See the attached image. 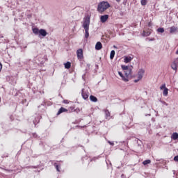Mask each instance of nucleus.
Returning a JSON list of instances; mask_svg holds the SVG:
<instances>
[{"label": "nucleus", "instance_id": "c85d7f7f", "mask_svg": "<svg viewBox=\"0 0 178 178\" xmlns=\"http://www.w3.org/2000/svg\"><path fill=\"white\" fill-rule=\"evenodd\" d=\"M32 137H33V138H39V137H38V135H37L36 133H33V134H32Z\"/></svg>", "mask_w": 178, "mask_h": 178}, {"label": "nucleus", "instance_id": "4be33fe9", "mask_svg": "<svg viewBox=\"0 0 178 178\" xmlns=\"http://www.w3.org/2000/svg\"><path fill=\"white\" fill-rule=\"evenodd\" d=\"M177 65L175 64V63H172L171 64V69H172V70H177Z\"/></svg>", "mask_w": 178, "mask_h": 178}, {"label": "nucleus", "instance_id": "2f4dec72", "mask_svg": "<svg viewBox=\"0 0 178 178\" xmlns=\"http://www.w3.org/2000/svg\"><path fill=\"white\" fill-rule=\"evenodd\" d=\"M160 102L162 103L163 105H165V106H168V105H169L168 103H166V102L163 100H160Z\"/></svg>", "mask_w": 178, "mask_h": 178}, {"label": "nucleus", "instance_id": "412c9836", "mask_svg": "<svg viewBox=\"0 0 178 178\" xmlns=\"http://www.w3.org/2000/svg\"><path fill=\"white\" fill-rule=\"evenodd\" d=\"M149 35H151V31H147V32H145V31H143V37H148Z\"/></svg>", "mask_w": 178, "mask_h": 178}, {"label": "nucleus", "instance_id": "6ab92c4d", "mask_svg": "<svg viewBox=\"0 0 178 178\" xmlns=\"http://www.w3.org/2000/svg\"><path fill=\"white\" fill-rule=\"evenodd\" d=\"M121 69H122V70H124V72H125L126 70H129V69H130V66L122 65Z\"/></svg>", "mask_w": 178, "mask_h": 178}, {"label": "nucleus", "instance_id": "de8ad7c7", "mask_svg": "<svg viewBox=\"0 0 178 178\" xmlns=\"http://www.w3.org/2000/svg\"><path fill=\"white\" fill-rule=\"evenodd\" d=\"M114 48H116V46H113Z\"/></svg>", "mask_w": 178, "mask_h": 178}, {"label": "nucleus", "instance_id": "f3484780", "mask_svg": "<svg viewBox=\"0 0 178 178\" xmlns=\"http://www.w3.org/2000/svg\"><path fill=\"white\" fill-rule=\"evenodd\" d=\"M104 113H105L106 119L111 118V112H109V110H104Z\"/></svg>", "mask_w": 178, "mask_h": 178}, {"label": "nucleus", "instance_id": "f8f14e48", "mask_svg": "<svg viewBox=\"0 0 178 178\" xmlns=\"http://www.w3.org/2000/svg\"><path fill=\"white\" fill-rule=\"evenodd\" d=\"M63 112H69V110H67V109H66V108H63V107H61V108L58 110V113H57V115H60V113H63Z\"/></svg>", "mask_w": 178, "mask_h": 178}, {"label": "nucleus", "instance_id": "c9c22d12", "mask_svg": "<svg viewBox=\"0 0 178 178\" xmlns=\"http://www.w3.org/2000/svg\"><path fill=\"white\" fill-rule=\"evenodd\" d=\"M10 120H11V122H13V120H15V118H13V115H10Z\"/></svg>", "mask_w": 178, "mask_h": 178}, {"label": "nucleus", "instance_id": "2eb2a0df", "mask_svg": "<svg viewBox=\"0 0 178 178\" xmlns=\"http://www.w3.org/2000/svg\"><path fill=\"white\" fill-rule=\"evenodd\" d=\"M90 99L92 102H98V99L97 98V97H95L94 95H90Z\"/></svg>", "mask_w": 178, "mask_h": 178}, {"label": "nucleus", "instance_id": "f03ea898", "mask_svg": "<svg viewBox=\"0 0 178 178\" xmlns=\"http://www.w3.org/2000/svg\"><path fill=\"white\" fill-rule=\"evenodd\" d=\"M108 8H111V4L108 1H102L97 6V12L104 13Z\"/></svg>", "mask_w": 178, "mask_h": 178}, {"label": "nucleus", "instance_id": "72a5a7b5", "mask_svg": "<svg viewBox=\"0 0 178 178\" xmlns=\"http://www.w3.org/2000/svg\"><path fill=\"white\" fill-rule=\"evenodd\" d=\"M174 161H175V162H178V155H177L174 157Z\"/></svg>", "mask_w": 178, "mask_h": 178}, {"label": "nucleus", "instance_id": "c756f323", "mask_svg": "<svg viewBox=\"0 0 178 178\" xmlns=\"http://www.w3.org/2000/svg\"><path fill=\"white\" fill-rule=\"evenodd\" d=\"M69 112H74V107L71 106L68 108Z\"/></svg>", "mask_w": 178, "mask_h": 178}, {"label": "nucleus", "instance_id": "e433bc0d", "mask_svg": "<svg viewBox=\"0 0 178 178\" xmlns=\"http://www.w3.org/2000/svg\"><path fill=\"white\" fill-rule=\"evenodd\" d=\"M108 144H110V145H112V147H113V145H115V143L113 142H111V141H108Z\"/></svg>", "mask_w": 178, "mask_h": 178}, {"label": "nucleus", "instance_id": "cd10ccee", "mask_svg": "<svg viewBox=\"0 0 178 178\" xmlns=\"http://www.w3.org/2000/svg\"><path fill=\"white\" fill-rule=\"evenodd\" d=\"M141 5H143V6H145V5H147V0H141Z\"/></svg>", "mask_w": 178, "mask_h": 178}, {"label": "nucleus", "instance_id": "ddd939ff", "mask_svg": "<svg viewBox=\"0 0 178 178\" xmlns=\"http://www.w3.org/2000/svg\"><path fill=\"white\" fill-rule=\"evenodd\" d=\"M132 60H133V58L130 56H125L124 58V63H130V62H131Z\"/></svg>", "mask_w": 178, "mask_h": 178}, {"label": "nucleus", "instance_id": "58836bf2", "mask_svg": "<svg viewBox=\"0 0 178 178\" xmlns=\"http://www.w3.org/2000/svg\"><path fill=\"white\" fill-rule=\"evenodd\" d=\"M63 104H69V100H63Z\"/></svg>", "mask_w": 178, "mask_h": 178}, {"label": "nucleus", "instance_id": "393cba45", "mask_svg": "<svg viewBox=\"0 0 178 178\" xmlns=\"http://www.w3.org/2000/svg\"><path fill=\"white\" fill-rule=\"evenodd\" d=\"M115 58V50H112L110 53V59H113Z\"/></svg>", "mask_w": 178, "mask_h": 178}, {"label": "nucleus", "instance_id": "aec40b11", "mask_svg": "<svg viewBox=\"0 0 178 178\" xmlns=\"http://www.w3.org/2000/svg\"><path fill=\"white\" fill-rule=\"evenodd\" d=\"M171 138L172 140H178V134L177 132L173 133Z\"/></svg>", "mask_w": 178, "mask_h": 178}, {"label": "nucleus", "instance_id": "423d86ee", "mask_svg": "<svg viewBox=\"0 0 178 178\" xmlns=\"http://www.w3.org/2000/svg\"><path fill=\"white\" fill-rule=\"evenodd\" d=\"M47 34H48V33L47 32V31L45 29H40L39 31V37H47Z\"/></svg>", "mask_w": 178, "mask_h": 178}, {"label": "nucleus", "instance_id": "49530a36", "mask_svg": "<svg viewBox=\"0 0 178 178\" xmlns=\"http://www.w3.org/2000/svg\"><path fill=\"white\" fill-rule=\"evenodd\" d=\"M117 2H120V0H116Z\"/></svg>", "mask_w": 178, "mask_h": 178}, {"label": "nucleus", "instance_id": "4468645a", "mask_svg": "<svg viewBox=\"0 0 178 178\" xmlns=\"http://www.w3.org/2000/svg\"><path fill=\"white\" fill-rule=\"evenodd\" d=\"M82 97L83 99H88V94L86 92H84V90L82 89Z\"/></svg>", "mask_w": 178, "mask_h": 178}, {"label": "nucleus", "instance_id": "20e7f679", "mask_svg": "<svg viewBox=\"0 0 178 178\" xmlns=\"http://www.w3.org/2000/svg\"><path fill=\"white\" fill-rule=\"evenodd\" d=\"M144 73H145V71L143 69L139 70L138 72V79H135L134 81L135 83H138V81L140 80H141V79H143V76H144Z\"/></svg>", "mask_w": 178, "mask_h": 178}, {"label": "nucleus", "instance_id": "a878e982", "mask_svg": "<svg viewBox=\"0 0 178 178\" xmlns=\"http://www.w3.org/2000/svg\"><path fill=\"white\" fill-rule=\"evenodd\" d=\"M157 33H165V29L164 28H158L157 29Z\"/></svg>", "mask_w": 178, "mask_h": 178}, {"label": "nucleus", "instance_id": "6e6552de", "mask_svg": "<svg viewBox=\"0 0 178 178\" xmlns=\"http://www.w3.org/2000/svg\"><path fill=\"white\" fill-rule=\"evenodd\" d=\"M108 19H109V15H102L100 17V22L102 23H105L106 22V20H108Z\"/></svg>", "mask_w": 178, "mask_h": 178}, {"label": "nucleus", "instance_id": "09e8293b", "mask_svg": "<svg viewBox=\"0 0 178 178\" xmlns=\"http://www.w3.org/2000/svg\"><path fill=\"white\" fill-rule=\"evenodd\" d=\"M0 102H1V97H0Z\"/></svg>", "mask_w": 178, "mask_h": 178}, {"label": "nucleus", "instance_id": "ea45409f", "mask_svg": "<svg viewBox=\"0 0 178 178\" xmlns=\"http://www.w3.org/2000/svg\"><path fill=\"white\" fill-rule=\"evenodd\" d=\"M152 26V22H149L148 23V27H151Z\"/></svg>", "mask_w": 178, "mask_h": 178}, {"label": "nucleus", "instance_id": "b1692460", "mask_svg": "<svg viewBox=\"0 0 178 178\" xmlns=\"http://www.w3.org/2000/svg\"><path fill=\"white\" fill-rule=\"evenodd\" d=\"M168 91H169V89H168V88H165V89L163 92V95L164 97H168Z\"/></svg>", "mask_w": 178, "mask_h": 178}, {"label": "nucleus", "instance_id": "5701e85b", "mask_svg": "<svg viewBox=\"0 0 178 178\" xmlns=\"http://www.w3.org/2000/svg\"><path fill=\"white\" fill-rule=\"evenodd\" d=\"M54 166H55L57 172H60V166L58 163H54Z\"/></svg>", "mask_w": 178, "mask_h": 178}, {"label": "nucleus", "instance_id": "0eeeda50", "mask_svg": "<svg viewBox=\"0 0 178 178\" xmlns=\"http://www.w3.org/2000/svg\"><path fill=\"white\" fill-rule=\"evenodd\" d=\"M76 55H77V58L78 59H83V49H79L76 51Z\"/></svg>", "mask_w": 178, "mask_h": 178}, {"label": "nucleus", "instance_id": "7c9ffc66", "mask_svg": "<svg viewBox=\"0 0 178 178\" xmlns=\"http://www.w3.org/2000/svg\"><path fill=\"white\" fill-rule=\"evenodd\" d=\"M175 65L178 66V57L175 59H174L173 62Z\"/></svg>", "mask_w": 178, "mask_h": 178}, {"label": "nucleus", "instance_id": "c03bdc74", "mask_svg": "<svg viewBox=\"0 0 178 178\" xmlns=\"http://www.w3.org/2000/svg\"><path fill=\"white\" fill-rule=\"evenodd\" d=\"M175 54L176 55H178V50L176 51Z\"/></svg>", "mask_w": 178, "mask_h": 178}, {"label": "nucleus", "instance_id": "9b49d317", "mask_svg": "<svg viewBox=\"0 0 178 178\" xmlns=\"http://www.w3.org/2000/svg\"><path fill=\"white\" fill-rule=\"evenodd\" d=\"M118 74L122 79L123 81H125V83H127V81H129V79H127L126 76H124V75H123L122 72H118Z\"/></svg>", "mask_w": 178, "mask_h": 178}, {"label": "nucleus", "instance_id": "473e14b6", "mask_svg": "<svg viewBox=\"0 0 178 178\" xmlns=\"http://www.w3.org/2000/svg\"><path fill=\"white\" fill-rule=\"evenodd\" d=\"M161 90H165V88H166V86L165 84L162 85L161 87H160Z\"/></svg>", "mask_w": 178, "mask_h": 178}, {"label": "nucleus", "instance_id": "1a4fd4ad", "mask_svg": "<svg viewBox=\"0 0 178 178\" xmlns=\"http://www.w3.org/2000/svg\"><path fill=\"white\" fill-rule=\"evenodd\" d=\"M177 31H178V27L177 26H172L170 28V34L177 33Z\"/></svg>", "mask_w": 178, "mask_h": 178}, {"label": "nucleus", "instance_id": "7ed1b4c3", "mask_svg": "<svg viewBox=\"0 0 178 178\" xmlns=\"http://www.w3.org/2000/svg\"><path fill=\"white\" fill-rule=\"evenodd\" d=\"M124 76L127 77V79H129V77H132L133 76V66H129V69L124 71Z\"/></svg>", "mask_w": 178, "mask_h": 178}, {"label": "nucleus", "instance_id": "bb28decb", "mask_svg": "<svg viewBox=\"0 0 178 178\" xmlns=\"http://www.w3.org/2000/svg\"><path fill=\"white\" fill-rule=\"evenodd\" d=\"M149 163H151V160H149V159H147V160H145V161H144L143 162V165H148V164H149Z\"/></svg>", "mask_w": 178, "mask_h": 178}, {"label": "nucleus", "instance_id": "a18cd8bd", "mask_svg": "<svg viewBox=\"0 0 178 178\" xmlns=\"http://www.w3.org/2000/svg\"><path fill=\"white\" fill-rule=\"evenodd\" d=\"M33 169H37V166H33Z\"/></svg>", "mask_w": 178, "mask_h": 178}, {"label": "nucleus", "instance_id": "a211bd4d", "mask_svg": "<svg viewBox=\"0 0 178 178\" xmlns=\"http://www.w3.org/2000/svg\"><path fill=\"white\" fill-rule=\"evenodd\" d=\"M64 65H65V69H70V67H72V63L69 61L65 63Z\"/></svg>", "mask_w": 178, "mask_h": 178}, {"label": "nucleus", "instance_id": "a19ab883", "mask_svg": "<svg viewBox=\"0 0 178 178\" xmlns=\"http://www.w3.org/2000/svg\"><path fill=\"white\" fill-rule=\"evenodd\" d=\"M121 178H126V175H124V174H122V175H121Z\"/></svg>", "mask_w": 178, "mask_h": 178}, {"label": "nucleus", "instance_id": "dca6fc26", "mask_svg": "<svg viewBox=\"0 0 178 178\" xmlns=\"http://www.w3.org/2000/svg\"><path fill=\"white\" fill-rule=\"evenodd\" d=\"M32 30H33V34H35V35H39L40 29H38V28H33Z\"/></svg>", "mask_w": 178, "mask_h": 178}, {"label": "nucleus", "instance_id": "4c0bfd02", "mask_svg": "<svg viewBox=\"0 0 178 178\" xmlns=\"http://www.w3.org/2000/svg\"><path fill=\"white\" fill-rule=\"evenodd\" d=\"M149 41H155V38H148Z\"/></svg>", "mask_w": 178, "mask_h": 178}, {"label": "nucleus", "instance_id": "39448f33", "mask_svg": "<svg viewBox=\"0 0 178 178\" xmlns=\"http://www.w3.org/2000/svg\"><path fill=\"white\" fill-rule=\"evenodd\" d=\"M41 119V116L38 115H35L33 116V123L35 126H37L40 123V120Z\"/></svg>", "mask_w": 178, "mask_h": 178}, {"label": "nucleus", "instance_id": "37998d69", "mask_svg": "<svg viewBox=\"0 0 178 178\" xmlns=\"http://www.w3.org/2000/svg\"><path fill=\"white\" fill-rule=\"evenodd\" d=\"M6 172H13V170H6Z\"/></svg>", "mask_w": 178, "mask_h": 178}, {"label": "nucleus", "instance_id": "79ce46f5", "mask_svg": "<svg viewBox=\"0 0 178 178\" xmlns=\"http://www.w3.org/2000/svg\"><path fill=\"white\" fill-rule=\"evenodd\" d=\"M2 70V63H0V72Z\"/></svg>", "mask_w": 178, "mask_h": 178}, {"label": "nucleus", "instance_id": "f257e3e1", "mask_svg": "<svg viewBox=\"0 0 178 178\" xmlns=\"http://www.w3.org/2000/svg\"><path fill=\"white\" fill-rule=\"evenodd\" d=\"M82 27H83L85 30V38L88 40L90 37V33L88 32L90 30V17L88 16L83 19Z\"/></svg>", "mask_w": 178, "mask_h": 178}, {"label": "nucleus", "instance_id": "f704fd0d", "mask_svg": "<svg viewBox=\"0 0 178 178\" xmlns=\"http://www.w3.org/2000/svg\"><path fill=\"white\" fill-rule=\"evenodd\" d=\"M172 172H173V175H174L173 177L177 178V174H176V171L175 170H172Z\"/></svg>", "mask_w": 178, "mask_h": 178}, {"label": "nucleus", "instance_id": "9d476101", "mask_svg": "<svg viewBox=\"0 0 178 178\" xmlns=\"http://www.w3.org/2000/svg\"><path fill=\"white\" fill-rule=\"evenodd\" d=\"M95 49L97 51H99V50L102 49V43H101V42H97L96 43Z\"/></svg>", "mask_w": 178, "mask_h": 178}]
</instances>
